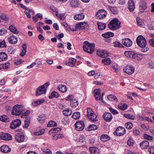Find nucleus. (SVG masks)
<instances>
[{
	"label": "nucleus",
	"instance_id": "obj_63",
	"mask_svg": "<svg viewBox=\"0 0 154 154\" xmlns=\"http://www.w3.org/2000/svg\"><path fill=\"white\" fill-rule=\"evenodd\" d=\"M148 151L151 154H154V146L149 147L148 149Z\"/></svg>",
	"mask_w": 154,
	"mask_h": 154
},
{
	"label": "nucleus",
	"instance_id": "obj_58",
	"mask_svg": "<svg viewBox=\"0 0 154 154\" xmlns=\"http://www.w3.org/2000/svg\"><path fill=\"white\" fill-rule=\"evenodd\" d=\"M134 143V140L131 138L129 139L127 141L128 145L130 146H132Z\"/></svg>",
	"mask_w": 154,
	"mask_h": 154
},
{
	"label": "nucleus",
	"instance_id": "obj_33",
	"mask_svg": "<svg viewBox=\"0 0 154 154\" xmlns=\"http://www.w3.org/2000/svg\"><path fill=\"white\" fill-rule=\"evenodd\" d=\"M97 24L98 25V29L100 30H102L106 27V26L105 23L97 22Z\"/></svg>",
	"mask_w": 154,
	"mask_h": 154
},
{
	"label": "nucleus",
	"instance_id": "obj_62",
	"mask_svg": "<svg viewBox=\"0 0 154 154\" xmlns=\"http://www.w3.org/2000/svg\"><path fill=\"white\" fill-rule=\"evenodd\" d=\"M62 122L63 125H66L67 123V117L66 116L63 118L62 120Z\"/></svg>",
	"mask_w": 154,
	"mask_h": 154
},
{
	"label": "nucleus",
	"instance_id": "obj_38",
	"mask_svg": "<svg viewBox=\"0 0 154 154\" xmlns=\"http://www.w3.org/2000/svg\"><path fill=\"white\" fill-rule=\"evenodd\" d=\"M134 53L131 51H126L124 53L125 56L128 57L133 58Z\"/></svg>",
	"mask_w": 154,
	"mask_h": 154
},
{
	"label": "nucleus",
	"instance_id": "obj_18",
	"mask_svg": "<svg viewBox=\"0 0 154 154\" xmlns=\"http://www.w3.org/2000/svg\"><path fill=\"white\" fill-rule=\"evenodd\" d=\"M1 151L4 153H7L10 152L11 150V148L6 145L2 146L0 148Z\"/></svg>",
	"mask_w": 154,
	"mask_h": 154
},
{
	"label": "nucleus",
	"instance_id": "obj_17",
	"mask_svg": "<svg viewBox=\"0 0 154 154\" xmlns=\"http://www.w3.org/2000/svg\"><path fill=\"white\" fill-rule=\"evenodd\" d=\"M122 43L125 46L127 47H129L132 45V42L129 39L127 38L122 40Z\"/></svg>",
	"mask_w": 154,
	"mask_h": 154
},
{
	"label": "nucleus",
	"instance_id": "obj_39",
	"mask_svg": "<svg viewBox=\"0 0 154 154\" xmlns=\"http://www.w3.org/2000/svg\"><path fill=\"white\" fill-rule=\"evenodd\" d=\"M118 107L119 109L124 110L127 108L128 106L126 104L122 103L118 105Z\"/></svg>",
	"mask_w": 154,
	"mask_h": 154
},
{
	"label": "nucleus",
	"instance_id": "obj_40",
	"mask_svg": "<svg viewBox=\"0 0 154 154\" xmlns=\"http://www.w3.org/2000/svg\"><path fill=\"white\" fill-rule=\"evenodd\" d=\"M101 140L103 142H106L109 139V136L106 134H103L100 137Z\"/></svg>",
	"mask_w": 154,
	"mask_h": 154
},
{
	"label": "nucleus",
	"instance_id": "obj_12",
	"mask_svg": "<svg viewBox=\"0 0 154 154\" xmlns=\"http://www.w3.org/2000/svg\"><path fill=\"white\" fill-rule=\"evenodd\" d=\"M76 129L79 131L82 130L85 128V124L83 122L80 121L77 122L75 124Z\"/></svg>",
	"mask_w": 154,
	"mask_h": 154
},
{
	"label": "nucleus",
	"instance_id": "obj_28",
	"mask_svg": "<svg viewBox=\"0 0 154 154\" xmlns=\"http://www.w3.org/2000/svg\"><path fill=\"white\" fill-rule=\"evenodd\" d=\"M76 61V60L75 58H70L69 59V61L68 62V65L71 67H73Z\"/></svg>",
	"mask_w": 154,
	"mask_h": 154
},
{
	"label": "nucleus",
	"instance_id": "obj_13",
	"mask_svg": "<svg viewBox=\"0 0 154 154\" xmlns=\"http://www.w3.org/2000/svg\"><path fill=\"white\" fill-rule=\"evenodd\" d=\"M1 134L0 138L2 139L6 140H8L12 139V136L9 134L3 132Z\"/></svg>",
	"mask_w": 154,
	"mask_h": 154
},
{
	"label": "nucleus",
	"instance_id": "obj_49",
	"mask_svg": "<svg viewBox=\"0 0 154 154\" xmlns=\"http://www.w3.org/2000/svg\"><path fill=\"white\" fill-rule=\"evenodd\" d=\"M140 7L142 9H146L147 8L146 3V2L144 1L141 2L140 5Z\"/></svg>",
	"mask_w": 154,
	"mask_h": 154
},
{
	"label": "nucleus",
	"instance_id": "obj_42",
	"mask_svg": "<svg viewBox=\"0 0 154 154\" xmlns=\"http://www.w3.org/2000/svg\"><path fill=\"white\" fill-rule=\"evenodd\" d=\"M59 90L62 92H65L67 89V88L66 86L63 85H60L58 86Z\"/></svg>",
	"mask_w": 154,
	"mask_h": 154
},
{
	"label": "nucleus",
	"instance_id": "obj_59",
	"mask_svg": "<svg viewBox=\"0 0 154 154\" xmlns=\"http://www.w3.org/2000/svg\"><path fill=\"white\" fill-rule=\"evenodd\" d=\"M0 18L5 20H7L8 19V18L6 15L4 13L0 14Z\"/></svg>",
	"mask_w": 154,
	"mask_h": 154
},
{
	"label": "nucleus",
	"instance_id": "obj_53",
	"mask_svg": "<svg viewBox=\"0 0 154 154\" xmlns=\"http://www.w3.org/2000/svg\"><path fill=\"white\" fill-rule=\"evenodd\" d=\"M63 137V135L62 134H55L53 136V139L55 140H57L58 138H60Z\"/></svg>",
	"mask_w": 154,
	"mask_h": 154
},
{
	"label": "nucleus",
	"instance_id": "obj_43",
	"mask_svg": "<svg viewBox=\"0 0 154 154\" xmlns=\"http://www.w3.org/2000/svg\"><path fill=\"white\" fill-rule=\"evenodd\" d=\"M133 58L139 60L142 59L143 55L141 54L134 53Z\"/></svg>",
	"mask_w": 154,
	"mask_h": 154
},
{
	"label": "nucleus",
	"instance_id": "obj_15",
	"mask_svg": "<svg viewBox=\"0 0 154 154\" xmlns=\"http://www.w3.org/2000/svg\"><path fill=\"white\" fill-rule=\"evenodd\" d=\"M103 117L106 122H110L113 118L110 112H105L103 115Z\"/></svg>",
	"mask_w": 154,
	"mask_h": 154
},
{
	"label": "nucleus",
	"instance_id": "obj_5",
	"mask_svg": "<svg viewBox=\"0 0 154 154\" xmlns=\"http://www.w3.org/2000/svg\"><path fill=\"white\" fill-rule=\"evenodd\" d=\"M87 116L91 121H96L97 120V115L94 113L93 110L89 108L87 109Z\"/></svg>",
	"mask_w": 154,
	"mask_h": 154
},
{
	"label": "nucleus",
	"instance_id": "obj_2",
	"mask_svg": "<svg viewBox=\"0 0 154 154\" xmlns=\"http://www.w3.org/2000/svg\"><path fill=\"white\" fill-rule=\"evenodd\" d=\"M50 84V82L48 81L44 85L38 87L37 89L36 95L38 96L42 94H45L47 88Z\"/></svg>",
	"mask_w": 154,
	"mask_h": 154
},
{
	"label": "nucleus",
	"instance_id": "obj_6",
	"mask_svg": "<svg viewBox=\"0 0 154 154\" xmlns=\"http://www.w3.org/2000/svg\"><path fill=\"white\" fill-rule=\"evenodd\" d=\"M107 13L104 10L101 9L96 14V18L98 19H101L105 17Z\"/></svg>",
	"mask_w": 154,
	"mask_h": 154
},
{
	"label": "nucleus",
	"instance_id": "obj_24",
	"mask_svg": "<svg viewBox=\"0 0 154 154\" xmlns=\"http://www.w3.org/2000/svg\"><path fill=\"white\" fill-rule=\"evenodd\" d=\"M85 17V15L83 13L75 15L73 17L75 20H83Z\"/></svg>",
	"mask_w": 154,
	"mask_h": 154
},
{
	"label": "nucleus",
	"instance_id": "obj_60",
	"mask_svg": "<svg viewBox=\"0 0 154 154\" xmlns=\"http://www.w3.org/2000/svg\"><path fill=\"white\" fill-rule=\"evenodd\" d=\"M126 128L128 129H131L132 127V123L130 122H127L125 125Z\"/></svg>",
	"mask_w": 154,
	"mask_h": 154
},
{
	"label": "nucleus",
	"instance_id": "obj_27",
	"mask_svg": "<svg viewBox=\"0 0 154 154\" xmlns=\"http://www.w3.org/2000/svg\"><path fill=\"white\" fill-rule=\"evenodd\" d=\"M46 116L43 114L39 115L37 118L39 122L41 123H43L45 122Z\"/></svg>",
	"mask_w": 154,
	"mask_h": 154
},
{
	"label": "nucleus",
	"instance_id": "obj_54",
	"mask_svg": "<svg viewBox=\"0 0 154 154\" xmlns=\"http://www.w3.org/2000/svg\"><path fill=\"white\" fill-rule=\"evenodd\" d=\"M125 117L126 118L134 120L135 119L134 116L131 114H127L125 115Z\"/></svg>",
	"mask_w": 154,
	"mask_h": 154
},
{
	"label": "nucleus",
	"instance_id": "obj_32",
	"mask_svg": "<svg viewBox=\"0 0 154 154\" xmlns=\"http://www.w3.org/2000/svg\"><path fill=\"white\" fill-rule=\"evenodd\" d=\"M102 36L104 38H108L113 37L114 36V34L112 32H107L102 34Z\"/></svg>",
	"mask_w": 154,
	"mask_h": 154
},
{
	"label": "nucleus",
	"instance_id": "obj_10",
	"mask_svg": "<svg viewBox=\"0 0 154 154\" xmlns=\"http://www.w3.org/2000/svg\"><path fill=\"white\" fill-rule=\"evenodd\" d=\"M125 72L129 75L132 74L134 71V69L131 65H127L124 68Z\"/></svg>",
	"mask_w": 154,
	"mask_h": 154
},
{
	"label": "nucleus",
	"instance_id": "obj_16",
	"mask_svg": "<svg viewBox=\"0 0 154 154\" xmlns=\"http://www.w3.org/2000/svg\"><path fill=\"white\" fill-rule=\"evenodd\" d=\"M135 8V3L132 0H129L128 2V8L131 12L134 11Z\"/></svg>",
	"mask_w": 154,
	"mask_h": 154
},
{
	"label": "nucleus",
	"instance_id": "obj_52",
	"mask_svg": "<svg viewBox=\"0 0 154 154\" xmlns=\"http://www.w3.org/2000/svg\"><path fill=\"white\" fill-rule=\"evenodd\" d=\"M10 65L9 63H5L4 64H3L0 66V68L2 69V68L4 69H7L8 68Z\"/></svg>",
	"mask_w": 154,
	"mask_h": 154
},
{
	"label": "nucleus",
	"instance_id": "obj_46",
	"mask_svg": "<svg viewBox=\"0 0 154 154\" xmlns=\"http://www.w3.org/2000/svg\"><path fill=\"white\" fill-rule=\"evenodd\" d=\"M80 116V113L79 112H74L72 116V118L75 119H78Z\"/></svg>",
	"mask_w": 154,
	"mask_h": 154
},
{
	"label": "nucleus",
	"instance_id": "obj_61",
	"mask_svg": "<svg viewBox=\"0 0 154 154\" xmlns=\"http://www.w3.org/2000/svg\"><path fill=\"white\" fill-rule=\"evenodd\" d=\"M24 62L22 59H20L18 60H16L14 62V64L15 65H19L22 63Z\"/></svg>",
	"mask_w": 154,
	"mask_h": 154
},
{
	"label": "nucleus",
	"instance_id": "obj_45",
	"mask_svg": "<svg viewBox=\"0 0 154 154\" xmlns=\"http://www.w3.org/2000/svg\"><path fill=\"white\" fill-rule=\"evenodd\" d=\"M54 12H56V15L60 19L62 20H64L65 18V15L63 14H61L59 15L58 13V11H56V10L55 11H53Z\"/></svg>",
	"mask_w": 154,
	"mask_h": 154
},
{
	"label": "nucleus",
	"instance_id": "obj_50",
	"mask_svg": "<svg viewBox=\"0 0 154 154\" xmlns=\"http://www.w3.org/2000/svg\"><path fill=\"white\" fill-rule=\"evenodd\" d=\"M97 129V126L94 124H92L90 125L88 128V129L89 131L95 130H96Z\"/></svg>",
	"mask_w": 154,
	"mask_h": 154
},
{
	"label": "nucleus",
	"instance_id": "obj_21",
	"mask_svg": "<svg viewBox=\"0 0 154 154\" xmlns=\"http://www.w3.org/2000/svg\"><path fill=\"white\" fill-rule=\"evenodd\" d=\"M89 150L91 154H100V150L95 147H91Z\"/></svg>",
	"mask_w": 154,
	"mask_h": 154
},
{
	"label": "nucleus",
	"instance_id": "obj_51",
	"mask_svg": "<svg viewBox=\"0 0 154 154\" xmlns=\"http://www.w3.org/2000/svg\"><path fill=\"white\" fill-rule=\"evenodd\" d=\"M30 113V111L29 110H27L21 116V117L22 118L26 119V118L27 117H30L28 116Z\"/></svg>",
	"mask_w": 154,
	"mask_h": 154
},
{
	"label": "nucleus",
	"instance_id": "obj_29",
	"mask_svg": "<svg viewBox=\"0 0 154 154\" xmlns=\"http://www.w3.org/2000/svg\"><path fill=\"white\" fill-rule=\"evenodd\" d=\"M0 120L4 122H8L10 121V119L6 115H3L0 116Z\"/></svg>",
	"mask_w": 154,
	"mask_h": 154
},
{
	"label": "nucleus",
	"instance_id": "obj_56",
	"mask_svg": "<svg viewBox=\"0 0 154 154\" xmlns=\"http://www.w3.org/2000/svg\"><path fill=\"white\" fill-rule=\"evenodd\" d=\"M143 137L145 139H146L147 140H152L153 139L152 137L150 136L149 135H147L146 134H144L143 135Z\"/></svg>",
	"mask_w": 154,
	"mask_h": 154
},
{
	"label": "nucleus",
	"instance_id": "obj_23",
	"mask_svg": "<svg viewBox=\"0 0 154 154\" xmlns=\"http://www.w3.org/2000/svg\"><path fill=\"white\" fill-rule=\"evenodd\" d=\"M8 38L9 42L11 44H15L17 42V38L14 35L8 37Z\"/></svg>",
	"mask_w": 154,
	"mask_h": 154
},
{
	"label": "nucleus",
	"instance_id": "obj_4",
	"mask_svg": "<svg viewBox=\"0 0 154 154\" xmlns=\"http://www.w3.org/2000/svg\"><path fill=\"white\" fill-rule=\"evenodd\" d=\"M85 45L83 46V49L84 51L88 53H92L94 51L95 45L94 44H90L87 41L84 42Z\"/></svg>",
	"mask_w": 154,
	"mask_h": 154
},
{
	"label": "nucleus",
	"instance_id": "obj_19",
	"mask_svg": "<svg viewBox=\"0 0 154 154\" xmlns=\"http://www.w3.org/2000/svg\"><path fill=\"white\" fill-rule=\"evenodd\" d=\"M88 25L85 22H80L77 24L75 27L76 29H84L87 27Z\"/></svg>",
	"mask_w": 154,
	"mask_h": 154
},
{
	"label": "nucleus",
	"instance_id": "obj_9",
	"mask_svg": "<svg viewBox=\"0 0 154 154\" xmlns=\"http://www.w3.org/2000/svg\"><path fill=\"white\" fill-rule=\"evenodd\" d=\"M25 139V136L23 134L19 133L16 134L15 135V139L19 143L24 142Z\"/></svg>",
	"mask_w": 154,
	"mask_h": 154
},
{
	"label": "nucleus",
	"instance_id": "obj_1",
	"mask_svg": "<svg viewBox=\"0 0 154 154\" xmlns=\"http://www.w3.org/2000/svg\"><path fill=\"white\" fill-rule=\"evenodd\" d=\"M136 42L138 46L143 48L141 49L142 51L146 52L148 50V48L146 47L147 44L146 40L143 36H138L137 38Z\"/></svg>",
	"mask_w": 154,
	"mask_h": 154
},
{
	"label": "nucleus",
	"instance_id": "obj_31",
	"mask_svg": "<svg viewBox=\"0 0 154 154\" xmlns=\"http://www.w3.org/2000/svg\"><path fill=\"white\" fill-rule=\"evenodd\" d=\"M59 95H60L58 93L54 91L49 95L48 97L49 99H51L53 98H58L59 97Z\"/></svg>",
	"mask_w": 154,
	"mask_h": 154
},
{
	"label": "nucleus",
	"instance_id": "obj_11",
	"mask_svg": "<svg viewBox=\"0 0 154 154\" xmlns=\"http://www.w3.org/2000/svg\"><path fill=\"white\" fill-rule=\"evenodd\" d=\"M21 124V121L19 119H16L11 123L10 127L12 129H14L19 126Z\"/></svg>",
	"mask_w": 154,
	"mask_h": 154
},
{
	"label": "nucleus",
	"instance_id": "obj_8",
	"mask_svg": "<svg viewBox=\"0 0 154 154\" xmlns=\"http://www.w3.org/2000/svg\"><path fill=\"white\" fill-rule=\"evenodd\" d=\"M125 128L119 127L117 128L114 132V134L117 136H121L123 135L125 133Z\"/></svg>",
	"mask_w": 154,
	"mask_h": 154
},
{
	"label": "nucleus",
	"instance_id": "obj_37",
	"mask_svg": "<svg viewBox=\"0 0 154 154\" xmlns=\"http://www.w3.org/2000/svg\"><path fill=\"white\" fill-rule=\"evenodd\" d=\"M70 5L72 7H78L79 6L78 0H71Z\"/></svg>",
	"mask_w": 154,
	"mask_h": 154
},
{
	"label": "nucleus",
	"instance_id": "obj_41",
	"mask_svg": "<svg viewBox=\"0 0 154 154\" xmlns=\"http://www.w3.org/2000/svg\"><path fill=\"white\" fill-rule=\"evenodd\" d=\"M108 100L111 101L113 100L115 101L116 102H117V99L115 96L113 94H109L107 97Z\"/></svg>",
	"mask_w": 154,
	"mask_h": 154
},
{
	"label": "nucleus",
	"instance_id": "obj_47",
	"mask_svg": "<svg viewBox=\"0 0 154 154\" xmlns=\"http://www.w3.org/2000/svg\"><path fill=\"white\" fill-rule=\"evenodd\" d=\"M102 62L105 65H108L110 64L111 60L109 58H106L103 59Z\"/></svg>",
	"mask_w": 154,
	"mask_h": 154
},
{
	"label": "nucleus",
	"instance_id": "obj_14",
	"mask_svg": "<svg viewBox=\"0 0 154 154\" xmlns=\"http://www.w3.org/2000/svg\"><path fill=\"white\" fill-rule=\"evenodd\" d=\"M97 54L99 56L102 57H107L108 53L106 51L98 49L97 51Z\"/></svg>",
	"mask_w": 154,
	"mask_h": 154
},
{
	"label": "nucleus",
	"instance_id": "obj_44",
	"mask_svg": "<svg viewBox=\"0 0 154 154\" xmlns=\"http://www.w3.org/2000/svg\"><path fill=\"white\" fill-rule=\"evenodd\" d=\"M57 125V123L51 120L49 122L47 125V127H50L56 126Z\"/></svg>",
	"mask_w": 154,
	"mask_h": 154
},
{
	"label": "nucleus",
	"instance_id": "obj_25",
	"mask_svg": "<svg viewBox=\"0 0 154 154\" xmlns=\"http://www.w3.org/2000/svg\"><path fill=\"white\" fill-rule=\"evenodd\" d=\"M8 55L4 52H1L0 53V61H5L7 59Z\"/></svg>",
	"mask_w": 154,
	"mask_h": 154
},
{
	"label": "nucleus",
	"instance_id": "obj_57",
	"mask_svg": "<svg viewBox=\"0 0 154 154\" xmlns=\"http://www.w3.org/2000/svg\"><path fill=\"white\" fill-rule=\"evenodd\" d=\"M7 32V31L5 29L2 28L0 29V35H4Z\"/></svg>",
	"mask_w": 154,
	"mask_h": 154
},
{
	"label": "nucleus",
	"instance_id": "obj_3",
	"mask_svg": "<svg viewBox=\"0 0 154 154\" xmlns=\"http://www.w3.org/2000/svg\"><path fill=\"white\" fill-rule=\"evenodd\" d=\"M120 23L118 18H115L110 22L108 26L110 29L115 30L120 27Z\"/></svg>",
	"mask_w": 154,
	"mask_h": 154
},
{
	"label": "nucleus",
	"instance_id": "obj_55",
	"mask_svg": "<svg viewBox=\"0 0 154 154\" xmlns=\"http://www.w3.org/2000/svg\"><path fill=\"white\" fill-rule=\"evenodd\" d=\"M109 109L111 112L114 115H116L118 114V112L116 110L113 109L111 107H110Z\"/></svg>",
	"mask_w": 154,
	"mask_h": 154
},
{
	"label": "nucleus",
	"instance_id": "obj_34",
	"mask_svg": "<svg viewBox=\"0 0 154 154\" xmlns=\"http://www.w3.org/2000/svg\"><path fill=\"white\" fill-rule=\"evenodd\" d=\"M61 129L59 128H52L49 131V133L50 134H52L53 133H55L61 131Z\"/></svg>",
	"mask_w": 154,
	"mask_h": 154
},
{
	"label": "nucleus",
	"instance_id": "obj_30",
	"mask_svg": "<svg viewBox=\"0 0 154 154\" xmlns=\"http://www.w3.org/2000/svg\"><path fill=\"white\" fill-rule=\"evenodd\" d=\"M79 104L77 100L75 99H71L70 101V105L71 106L75 108Z\"/></svg>",
	"mask_w": 154,
	"mask_h": 154
},
{
	"label": "nucleus",
	"instance_id": "obj_20",
	"mask_svg": "<svg viewBox=\"0 0 154 154\" xmlns=\"http://www.w3.org/2000/svg\"><path fill=\"white\" fill-rule=\"evenodd\" d=\"M95 98L98 100H100V89H96L93 91Z\"/></svg>",
	"mask_w": 154,
	"mask_h": 154
},
{
	"label": "nucleus",
	"instance_id": "obj_35",
	"mask_svg": "<svg viewBox=\"0 0 154 154\" xmlns=\"http://www.w3.org/2000/svg\"><path fill=\"white\" fill-rule=\"evenodd\" d=\"M45 101L44 99L43 100H36L32 102V105L34 106H36L38 105L42 104Z\"/></svg>",
	"mask_w": 154,
	"mask_h": 154
},
{
	"label": "nucleus",
	"instance_id": "obj_22",
	"mask_svg": "<svg viewBox=\"0 0 154 154\" xmlns=\"http://www.w3.org/2000/svg\"><path fill=\"white\" fill-rule=\"evenodd\" d=\"M140 146L141 149H146L149 146V143L147 141H143L140 143Z\"/></svg>",
	"mask_w": 154,
	"mask_h": 154
},
{
	"label": "nucleus",
	"instance_id": "obj_7",
	"mask_svg": "<svg viewBox=\"0 0 154 154\" xmlns=\"http://www.w3.org/2000/svg\"><path fill=\"white\" fill-rule=\"evenodd\" d=\"M18 105H16L13 107L11 112V114L12 115L18 116L22 114V111L18 107Z\"/></svg>",
	"mask_w": 154,
	"mask_h": 154
},
{
	"label": "nucleus",
	"instance_id": "obj_36",
	"mask_svg": "<svg viewBox=\"0 0 154 154\" xmlns=\"http://www.w3.org/2000/svg\"><path fill=\"white\" fill-rule=\"evenodd\" d=\"M9 29L11 32L14 34H18L19 33V31L13 25H11L9 26Z\"/></svg>",
	"mask_w": 154,
	"mask_h": 154
},
{
	"label": "nucleus",
	"instance_id": "obj_64",
	"mask_svg": "<svg viewBox=\"0 0 154 154\" xmlns=\"http://www.w3.org/2000/svg\"><path fill=\"white\" fill-rule=\"evenodd\" d=\"M113 45L115 47H122L123 46L122 45L118 42H116L113 43Z\"/></svg>",
	"mask_w": 154,
	"mask_h": 154
},
{
	"label": "nucleus",
	"instance_id": "obj_26",
	"mask_svg": "<svg viewBox=\"0 0 154 154\" xmlns=\"http://www.w3.org/2000/svg\"><path fill=\"white\" fill-rule=\"evenodd\" d=\"M31 118L30 117H27L24 120V124L23 126L24 128H27L29 126L30 124Z\"/></svg>",
	"mask_w": 154,
	"mask_h": 154
},
{
	"label": "nucleus",
	"instance_id": "obj_48",
	"mask_svg": "<svg viewBox=\"0 0 154 154\" xmlns=\"http://www.w3.org/2000/svg\"><path fill=\"white\" fill-rule=\"evenodd\" d=\"M45 133V129H41L40 131L37 132L33 133L34 135L36 136H39Z\"/></svg>",
	"mask_w": 154,
	"mask_h": 154
}]
</instances>
